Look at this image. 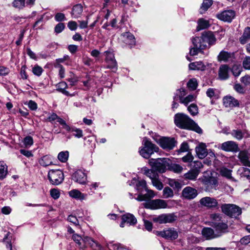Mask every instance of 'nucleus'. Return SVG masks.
<instances>
[{
  "mask_svg": "<svg viewBox=\"0 0 250 250\" xmlns=\"http://www.w3.org/2000/svg\"><path fill=\"white\" fill-rule=\"evenodd\" d=\"M48 177L50 183L54 185L60 184L64 179L63 173L62 171L59 169H52L49 171Z\"/></svg>",
  "mask_w": 250,
  "mask_h": 250,
  "instance_id": "423d86ee",
  "label": "nucleus"
},
{
  "mask_svg": "<svg viewBox=\"0 0 250 250\" xmlns=\"http://www.w3.org/2000/svg\"><path fill=\"white\" fill-rule=\"evenodd\" d=\"M65 27L64 24L62 22H60L57 24L55 27V31L57 33H60L62 31Z\"/></svg>",
  "mask_w": 250,
  "mask_h": 250,
  "instance_id": "774afa93",
  "label": "nucleus"
},
{
  "mask_svg": "<svg viewBox=\"0 0 250 250\" xmlns=\"http://www.w3.org/2000/svg\"><path fill=\"white\" fill-rule=\"evenodd\" d=\"M199 171L196 169H191L184 174V178L189 180H195L199 175Z\"/></svg>",
  "mask_w": 250,
  "mask_h": 250,
  "instance_id": "f704fd0d",
  "label": "nucleus"
},
{
  "mask_svg": "<svg viewBox=\"0 0 250 250\" xmlns=\"http://www.w3.org/2000/svg\"><path fill=\"white\" fill-rule=\"evenodd\" d=\"M234 58L233 53L225 51H222L219 54L217 59L219 62H228L232 60Z\"/></svg>",
  "mask_w": 250,
  "mask_h": 250,
  "instance_id": "bb28decb",
  "label": "nucleus"
},
{
  "mask_svg": "<svg viewBox=\"0 0 250 250\" xmlns=\"http://www.w3.org/2000/svg\"><path fill=\"white\" fill-rule=\"evenodd\" d=\"M105 54V61L107 63V68L112 69L113 71L117 70V62L115 59L114 54L111 51H106L104 52Z\"/></svg>",
  "mask_w": 250,
  "mask_h": 250,
  "instance_id": "9b49d317",
  "label": "nucleus"
},
{
  "mask_svg": "<svg viewBox=\"0 0 250 250\" xmlns=\"http://www.w3.org/2000/svg\"><path fill=\"white\" fill-rule=\"evenodd\" d=\"M195 151L197 155L200 159H204L208 155V151L206 144L203 143H200L198 146L195 147Z\"/></svg>",
  "mask_w": 250,
  "mask_h": 250,
  "instance_id": "5701e85b",
  "label": "nucleus"
},
{
  "mask_svg": "<svg viewBox=\"0 0 250 250\" xmlns=\"http://www.w3.org/2000/svg\"><path fill=\"white\" fill-rule=\"evenodd\" d=\"M72 238L73 240L79 245V246L81 245V241H82L85 244L89 245L91 248L95 250H100L101 249V245L95 241L91 238L88 237L87 236L82 237L80 235H79L77 234H74L72 236Z\"/></svg>",
  "mask_w": 250,
  "mask_h": 250,
  "instance_id": "20e7f679",
  "label": "nucleus"
},
{
  "mask_svg": "<svg viewBox=\"0 0 250 250\" xmlns=\"http://www.w3.org/2000/svg\"><path fill=\"white\" fill-rule=\"evenodd\" d=\"M57 90L61 92L62 94L66 96H72L74 95L70 94L68 91L65 90V89L67 87V84L65 82H61L58 83L56 85Z\"/></svg>",
  "mask_w": 250,
  "mask_h": 250,
  "instance_id": "2f4dec72",
  "label": "nucleus"
},
{
  "mask_svg": "<svg viewBox=\"0 0 250 250\" xmlns=\"http://www.w3.org/2000/svg\"><path fill=\"white\" fill-rule=\"evenodd\" d=\"M155 234L169 240H175L178 236V232L173 228L164 229L162 231H156Z\"/></svg>",
  "mask_w": 250,
  "mask_h": 250,
  "instance_id": "9d476101",
  "label": "nucleus"
},
{
  "mask_svg": "<svg viewBox=\"0 0 250 250\" xmlns=\"http://www.w3.org/2000/svg\"><path fill=\"white\" fill-rule=\"evenodd\" d=\"M196 98V97L193 95H189L184 99H181V103L187 105L190 102L193 101Z\"/></svg>",
  "mask_w": 250,
  "mask_h": 250,
  "instance_id": "3c124183",
  "label": "nucleus"
},
{
  "mask_svg": "<svg viewBox=\"0 0 250 250\" xmlns=\"http://www.w3.org/2000/svg\"><path fill=\"white\" fill-rule=\"evenodd\" d=\"M122 221L120 224V227L124 228L125 223L129 224V225H134L137 223V219L131 213H126L122 216Z\"/></svg>",
  "mask_w": 250,
  "mask_h": 250,
  "instance_id": "412c9836",
  "label": "nucleus"
},
{
  "mask_svg": "<svg viewBox=\"0 0 250 250\" xmlns=\"http://www.w3.org/2000/svg\"><path fill=\"white\" fill-rule=\"evenodd\" d=\"M167 183L169 186L174 189L179 190L182 188V184L176 179H169Z\"/></svg>",
  "mask_w": 250,
  "mask_h": 250,
  "instance_id": "ea45409f",
  "label": "nucleus"
},
{
  "mask_svg": "<svg viewBox=\"0 0 250 250\" xmlns=\"http://www.w3.org/2000/svg\"><path fill=\"white\" fill-rule=\"evenodd\" d=\"M188 111L191 115L194 116L198 114V109L195 104H191L188 108Z\"/></svg>",
  "mask_w": 250,
  "mask_h": 250,
  "instance_id": "603ef678",
  "label": "nucleus"
},
{
  "mask_svg": "<svg viewBox=\"0 0 250 250\" xmlns=\"http://www.w3.org/2000/svg\"><path fill=\"white\" fill-rule=\"evenodd\" d=\"M124 41L130 45L135 44V38L134 36L129 32L124 33L122 35Z\"/></svg>",
  "mask_w": 250,
  "mask_h": 250,
  "instance_id": "72a5a7b5",
  "label": "nucleus"
},
{
  "mask_svg": "<svg viewBox=\"0 0 250 250\" xmlns=\"http://www.w3.org/2000/svg\"><path fill=\"white\" fill-rule=\"evenodd\" d=\"M33 141L31 136H27L24 139L23 144L26 147H29L33 145Z\"/></svg>",
  "mask_w": 250,
  "mask_h": 250,
  "instance_id": "0e129e2a",
  "label": "nucleus"
},
{
  "mask_svg": "<svg viewBox=\"0 0 250 250\" xmlns=\"http://www.w3.org/2000/svg\"><path fill=\"white\" fill-rule=\"evenodd\" d=\"M167 169L175 173H181L183 169L182 167L179 165L176 164H170V162H169V166L167 167Z\"/></svg>",
  "mask_w": 250,
  "mask_h": 250,
  "instance_id": "79ce46f5",
  "label": "nucleus"
},
{
  "mask_svg": "<svg viewBox=\"0 0 250 250\" xmlns=\"http://www.w3.org/2000/svg\"><path fill=\"white\" fill-rule=\"evenodd\" d=\"M153 185L158 190H161L163 188L162 183L158 179V177H156L152 181Z\"/></svg>",
  "mask_w": 250,
  "mask_h": 250,
  "instance_id": "864d4df0",
  "label": "nucleus"
},
{
  "mask_svg": "<svg viewBox=\"0 0 250 250\" xmlns=\"http://www.w3.org/2000/svg\"><path fill=\"white\" fill-rule=\"evenodd\" d=\"M198 195L197 190L192 187H187L185 188L182 192V196L188 200H191L195 198Z\"/></svg>",
  "mask_w": 250,
  "mask_h": 250,
  "instance_id": "f3484780",
  "label": "nucleus"
},
{
  "mask_svg": "<svg viewBox=\"0 0 250 250\" xmlns=\"http://www.w3.org/2000/svg\"><path fill=\"white\" fill-rule=\"evenodd\" d=\"M143 205L145 208L151 209L165 208L167 207V202L162 199L150 200L143 203Z\"/></svg>",
  "mask_w": 250,
  "mask_h": 250,
  "instance_id": "6e6552de",
  "label": "nucleus"
},
{
  "mask_svg": "<svg viewBox=\"0 0 250 250\" xmlns=\"http://www.w3.org/2000/svg\"><path fill=\"white\" fill-rule=\"evenodd\" d=\"M169 159L167 158L151 159L149 160V164L152 168L160 173L165 172L169 166Z\"/></svg>",
  "mask_w": 250,
  "mask_h": 250,
  "instance_id": "f03ea898",
  "label": "nucleus"
},
{
  "mask_svg": "<svg viewBox=\"0 0 250 250\" xmlns=\"http://www.w3.org/2000/svg\"><path fill=\"white\" fill-rule=\"evenodd\" d=\"M212 227L215 229L216 233L219 235V237L228 232V225L224 220L217 223Z\"/></svg>",
  "mask_w": 250,
  "mask_h": 250,
  "instance_id": "4be33fe9",
  "label": "nucleus"
},
{
  "mask_svg": "<svg viewBox=\"0 0 250 250\" xmlns=\"http://www.w3.org/2000/svg\"><path fill=\"white\" fill-rule=\"evenodd\" d=\"M201 233L203 236L207 240H210L219 237V235L211 228L205 227L203 228Z\"/></svg>",
  "mask_w": 250,
  "mask_h": 250,
  "instance_id": "aec40b11",
  "label": "nucleus"
},
{
  "mask_svg": "<svg viewBox=\"0 0 250 250\" xmlns=\"http://www.w3.org/2000/svg\"><path fill=\"white\" fill-rule=\"evenodd\" d=\"M221 208L224 213L232 217H236L242 213L241 208L234 204H225Z\"/></svg>",
  "mask_w": 250,
  "mask_h": 250,
  "instance_id": "39448f33",
  "label": "nucleus"
},
{
  "mask_svg": "<svg viewBox=\"0 0 250 250\" xmlns=\"http://www.w3.org/2000/svg\"><path fill=\"white\" fill-rule=\"evenodd\" d=\"M250 39V27L245 28L242 36L240 38V41L242 44L246 43L248 40Z\"/></svg>",
  "mask_w": 250,
  "mask_h": 250,
  "instance_id": "e433bc0d",
  "label": "nucleus"
},
{
  "mask_svg": "<svg viewBox=\"0 0 250 250\" xmlns=\"http://www.w3.org/2000/svg\"><path fill=\"white\" fill-rule=\"evenodd\" d=\"M201 39L202 43H204L207 45V43L209 45L213 44L216 42V38L213 34L211 32H205L203 33Z\"/></svg>",
  "mask_w": 250,
  "mask_h": 250,
  "instance_id": "6ab92c4d",
  "label": "nucleus"
},
{
  "mask_svg": "<svg viewBox=\"0 0 250 250\" xmlns=\"http://www.w3.org/2000/svg\"><path fill=\"white\" fill-rule=\"evenodd\" d=\"M7 173L6 165L2 162H0V178H4Z\"/></svg>",
  "mask_w": 250,
  "mask_h": 250,
  "instance_id": "49530a36",
  "label": "nucleus"
},
{
  "mask_svg": "<svg viewBox=\"0 0 250 250\" xmlns=\"http://www.w3.org/2000/svg\"><path fill=\"white\" fill-rule=\"evenodd\" d=\"M50 193L51 196L55 200L58 199L60 196V190L57 188L51 189Z\"/></svg>",
  "mask_w": 250,
  "mask_h": 250,
  "instance_id": "13d9d810",
  "label": "nucleus"
},
{
  "mask_svg": "<svg viewBox=\"0 0 250 250\" xmlns=\"http://www.w3.org/2000/svg\"><path fill=\"white\" fill-rule=\"evenodd\" d=\"M231 136L238 140L242 139L244 136V133L240 129H233L230 132Z\"/></svg>",
  "mask_w": 250,
  "mask_h": 250,
  "instance_id": "a19ab883",
  "label": "nucleus"
},
{
  "mask_svg": "<svg viewBox=\"0 0 250 250\" xmlns=\"http://www.w3.org/2000/svg\"><path fill=\"white\" fill-rule=\"evenodd\" d=\"M70 131H71L72 132H75L74 133V135L77 138H79L82 137L83 136L82 130H81L79 128H74V127L71 128Z\"/></svg>",
  "mask_w": 250,
  "mask_h": 250,
  "instance_id": "bf43d9fd",
  "label": "nucleus"
},
{
  "mask_svg": "<svg viewBox=\"0 0 250 250\" xmlns=\"http://www.w3.org/2000/svg\"><path fill=\"white\" fill-rule=\"evenodd\" d=\"M220 148L221 149L227 152H236L239 151L238 144L232 141H228L222 143Z\"/></svg>",
  "mask_w": 250,
  "mask_h": 250,
  "instance_id": "2eb2a0df",
  "label": "nucleus"
},
{
  "mask_svg": "<svg viewBox=\"0 0 250 250\" xmlns=\"http://www.w3.org/2000/svg\"><path fill=\"white\" fill-rule=\"evenodd\" d=\"M69 152L67 151H62L58 155V159L62 163H65L68 160Z\"/></svg>",
  "mask_w": 250,
  "mask_h": 250,
  "instance_id": "de8ad7c7",
  "label": "nucleus"
},
{
  "mask_svg": "<svg viewBox=\"0 0 250 250\" xmlns=\"http://www.w3.org/2000/svg\"><path fill=\"white\" fill-rule=\"evenodd\" d=\"M174 123L179 128L192 130L198 133L202 132V129L187 115L184 113H177L174 117Z\"/></svg>",
  "mask_w": 250,
  "mask_h": 250,
  "instance_id": "f257e3e1",
  "label": "nucleus"
},
{
  "mask_svg": "<svg viewBox=\"0 0 250 250\" xmlns=\"http://www.w3.org/2000/svg\"><path fill=\"white\" fill-rule=\"evenodd\" d=\"M83 6L81 4H77L73 7L72 15L74 18H79L83 12Z\"/></svg>",
  "mask_w": 250,
  "mask_h": 250,
  "instance_id": "c9c22d12",
  "label": "nucleus"
},
{
  "mask_svg": "<svg viewBox=\"0 0 250 250\" xmlns=\"http://www.w3.org/2000/svg\"><path fill=\"white\" fill-rule=\"evenodd\" d=\"M68 193L70 197L76 199L82 200L85 199L86 197V195L77 189H73L70 191Z\"/></svg>",
  "mask_w": 250,
  "mask_h": 250,
  "instance_id": "473e14b6",
  "label": "nucleus"
},
{
  "mask_svg": "<svg viewBox=\"0 0 250 250\" xmlns=\"http://www.w3.org/2000/svg\"><path fill=\"white\" fill-rule=\"evenodd\" d=\"M135 184L137 190L140 192H142L143 189H145L147 188L145 180H142L137 182L136 180L134 179L129 184V185L131 186Z\"/></svg>",
  "mask_w": 250,
  "mask_h": 250,
  "instance_id": "7c9ffc66",
  "label": "nucleus"
},
{
  "mask_svg": "<svg viewBox=\"0 0 250 250\" xmlns=\"http://www.w3.org/2000/svg\"><path fill=\"white\" fill-rule=\"evenodd\" d=\"M143 144L144 146L140 148L139 153L144 158L148 159L152 154L159 151V147L146 138L144 139Z\"/></svg>",
  "mask_w": 250,
  "mask_h": 250,
  "instance_id": "7ed1b4c3",
  "label": "nucleus"
},
{
  "mask_svg": "<svg viewBox=\"0 0 250 250\" xmlns=\"http://www.w3.org/2000/svg\"><path fill=\"white\" fill-rule=\"evenodd\" d=\"M223 104L226 107H233L238 106V101L230 96H227L223 99Z\"/></svg>",
  "mask_w": 250,
  "mask_h": 250,
  "instance_id": "393cba45",
  "label": "nucleus"
},
{
  "mask_svg": "<svg viewBox=\"0 0 250 250\" xmlns=\"http://www.w3.org/2000/svg\"><path fill=\"white\" fill-rule=\"evenodd\" d=\"M241 69L240 66L234 65L232 68V72L234 76H238L241 73Z\"/></svg>",
  "mask_w": 250,
  "mask_h": 250,
  "instance_id": "680f3d73",
  "label": "nucleus"
},
{
  "mask_svg": "<svg viewBox=\"0 0 250 250\" xmlns=\"http://www.w3.org/2000/svg\"><path fill=\"white\" fill-rule=\"evenodd\" d=\"M206 187V190L209 191L210 189L215 188L217 182L212 176L206 172L202 177L199 179Z\"/></svg>",
  "mask_w": 250,
  "mask_h": 250,
  "instance_id": "0eeeda50",
  "label": "nucleus"
},
{
  "mask_svg": "<svg viewBox=\"0 0 250 250\" xmlns=\"http://www.w3.org/2000/svg\"><path fill=\"white\" fill-rule=\"evenodd\" d=\"M188 67L192 70L203 71L205 69L206 66L202 62H196L189 63Z\"/></svg>",
  "mask_w": 250,
  "mask_h": 250,
  "instance_id": "c756f323",
  "label": "nucleus"
},
{
  "mask_svg": "<svg viewBox=\"0 0 250 250\" xmlns=\"http://www.w3.org/2000/svg\"><path fill=\"white\" fill-rule=\"evenodd\" d=\"M40 164L43 167H47L52 164L51 158L47 155L44 156L39 161Z\"/></svg>",
  "mask_w": 250,
  "mask_h": 250,
  "instance_id": "37998d69",
  "label": "nucleus"
},
{
  "mask_svg": "<svg viewBox=\"0 0 250 250\" xmlns=\"http://www.w3.org/2000/svg\"><path fill=\"white\" fill-rule=\"evenodd\" d=\"M158 143L163 148L170 150L175 146L176 142L173 138L162 137L159 139Z\"/></svg>",
  "mask_w": 250,
  "mask_h": 250,
  "instance_id": "f8f14e48",
  "label": "nucleus"
},
{
  "mask_svg": "<svg viewBox=\"0 0 250 250\" xmlns=\"http://www.w3.org/2000/svg\"><path fill=\"white\" fill-rule=\"evenodd\" d=\"M235 17V12L232 10H225L216 15V17L224 21L230 22Z\"/></svg>",
  "mask_w": 250,
  "mask_h": 250,
  "instance_id": "4468645a",
  "label": "nucleus"
},
{
  "mask_svg": "<svg viewBox=\"0 0 250 250\" xmlns=\"http://www.w3.org/2000/svg\"><path fill=\"white\" fill-rule=\"evenodd\" d=\"M238 157L244 166L250 167V152L245 150L241 151Z\"/></svg>",
  "mask_w": 250,
  "mask_h": 250,
  "instance_id": "b1692460",
  "label": "nucleus"
},
{
  "mask_svg": "<svg viewBox=\"0 0 250 250\" xmlns=\"http://www.w3.org/2000/svg\"><path fill=\"white\" fill-rule=\"evenodd\" d=\"M229 67L227 64L221 65L219 71L218 76L220 79L225 80L229 78Z\"/></svg>",
  "mask_w": 250,
  "mask_h": 250,
  "instance_id": "a878e982",
  "label": "nucleus"
},
{
  "mask_svg": "<svg viewBox=\"0 0 250 250\" xmlns=\"http://www.w3.org/2000/svg\"><path fill=\"white\" fill-rule=\"evenodd\" d=\"M163 196L165 198H170L173 196V192L169 187H166L163 191Z\"/></svg>",
  "mask_w": 250,
  "mask_h": 250,
  "instance_id": "8fccbe9b",
  "label": "nucleus"
},
{
  "mask_svg": "<svg viewBox=\"0 0 250 250\" xmlns=\"http://www.w3.org/2000/svg\"><path fill=\"white\" fill-rule=\"evenodd\" d=\"M209 225L211 227L223 221L222 215L219 213H212L209 215Z\"/></svg>",
  "mask_w": 250,
  "mask_h": 250,
  "instance_id": "c85d7f7f",
  "label": "nucleus"
},
{
  "mask_svg": "<svg viewBox=\"0 0 250 250\" xmlns=\"http://www.w3.org/2000/svg\"><path fill=\"white\" fill-rule=\"evenodd\" d=\"M212 1L211 0H204L201 7V10L204 12L208 9V8L212 5Z\"/></svg>",
  "mask_w": 250,
  "mask_h": 250,
  "instance_id": "5fc2aeb1",
  "label": "nucleus"
},
{
  "mask_svg": "<svg viewBox=\"0 0 250 250\" xmlns=\"http://www.w3.org/2000/svg\"><path fill=\"white\" fill-rule=\"evenodd\" d=\"M220 172L222 176L225 177L228 179H231L232 178L231 170L225 167L221 168Z\"/></svg>",
  "mask_w": 250,
  "mask_h": 250,
  "instance_id": "09e8293b",
  "label": "nucleus"
},
{
  "mask_svg": "<svg viewBox=\"0 0 250 250\" xmlns=\"http://www.w3.org/2000/svg\"><path fill=\"white\" fill-rule=\"evenodd\" d=\"M193 169H196L200 173V169L203 167V165L200 161H195L193 162Z\"/></svg>",
  "mask_w": 250,
  "mask_h": 250,
  "instance_id": "69168bd1",
  "label": "nucleus"
},
{
  "mask_svg": "<svg viewBox=\"0 0 250 250\" xmlns=\"http://www.w3.org/2000/svg\"><path fill=\"white\" fill-rule=\"evenodd\" d=\"M193 47L191 48L189 51L190 56L197 55L199 53L202 52V50L207 47V45L202 43L199 37L193 38L192 40Z\"/></svg>",
  "mask_w": 250,
  "mask_h": 250,
  "instance_id": "1a4fd4ad",
  "label": "nucleus"
},
{
  "mask_svg": "<svg viewBox=\"0 0 250 250\" xmlns=\"http://www.w3.org/2000/svg\"><path fill=\"white\" fill-rule=\"evenodd\" d=\"M177 219V216L173 213L163 214L154 218V221L160 224L170 223Z\"/></svg>",
  "mask_w": 250,
  "mask_h": 250,
  "instance_id": "ddd939ff",
  "label": "nucleus"
},
{
  "mask_svg": "<svg viewBox=\"0 0 250 250\" xmlns=\"http://www.w3.org/2000/svg\"><path fill=\"white\" fill-rule=\"evenodd\" d=\"M147 193L145 194H139L136 198L138 201H143L149 200L151 198L155 196L154 191L152 190L148 189L147 188L145 189Z\"/></svg>",
  "mask_w": 250,
  "mask_h": 250,
  "instance_id": "cd10ccee",
  "label": "nucleus"
},
{
  "mask_svg": "<svg viewBox=\"0 0 250 250\" xmlns=\"http://www.w3.org/2000/svg\"><path fill=\"white\" fill-rule=\"evenodd\" d=\"M42 68L39 65H35L32 69V72L34 74L38 76H41L42 73Z\"/></svg>",
  "mask_w": 250,
  "mask_h": 250,
  "instance_id": "052dcab7",
  "label": "nucleus"
},
{
  "mask_svg": "<svg viewBox=\"0 0 250 250\" xmlns=\"http://www.w3.org/2000/svg\"><path fill=\"white\" fill-rule=\"evenodd\" d=\"M239 172L241 177L246 178L247 179H250V169L245 167H241L239 169Z\"/></svg>",
  "mask_w": 250,
  "mask_h": 250,
  "instance_id": "a18cd8bd",
  "label": "nucleus"
},
{
  "mask_svg": "<svg viewBox=\"0 0 250 250\" xmlns=\"http://www.w3.org/2000/svg\"><path fill=\"white\" fill-rule=\"evenodd\" d=\"M144 174L148 177L151 181L156 177H158V175L154 171L155 170L149 169L146 167L143 168Z\"/></svg>",
  "mask_w": 250,
  "mask_h": 250,
  "instance_id": "58836bf2",
  "label": "nucleus"
},
{
  "mask_svg": "<svg viewBox=\"0 0 250 250\" xmlns=\"http://www.w3.org/2000/svg\"><path fill=\"white\" fill-rule=\"evenodd\" d=\"M199 203L202 206L208 208H214L218 206L217 200L215 198L210 197H205L201 198Z\"/></svg>",
  "mask_w": 250,
  "mask_h": 250,
  "instance_id": "dca6fc26",
  "label": "nucleus"
},
{
  "mask_svg": "<svg viewBox=\"0 0 250 250\" xmlns=\"http://www.w3.org/2000/svg\"><path fill=\"white\" fill-rule=\"evenodd\" d=\"M57 121L63 126V128L68 131H70L71 127L66 124L65 121L58 117Z\"/></svg>",
  "mask_w": 250,
  "mask_h": 250,
  "instance_id": "e2e57ef3",
  "label": "nucleus"
},
{
  "mask_svg": "<svg viewBox=\"0 0 250 250\" xmlns=\"http://www.w3.org/2000/svg\"><path fill=\"white\" fill-rule=\"evenodd\" d=\"M187 85L191 90H195L198 85L197 82L195 79H191L188 83Z\"/></svg>",
  "mask_w": 250,
  "mask_h": 250,
  "instance_id": "6e6d98bb",
  "label": "nucleus"
},
{
  "mask_svg": "<svg viewBox=\"0 0 250 250\" xmlns=\"http://www.w3.org/2000/svg\"><path fill=\"white\" fill-rule=\"evenodd\" d=\"M243 65L246 69H250V57H246L243 61Z\"/></svg>",
  "mask_w": 250,
  "mask_h": 250,
  "instance_id": "338daca9",
  "label": "nucleus"
},
{
  "mask_svg": "<svg viewBox=\"0 0 250 250\" xmlns=\"http://www.w3.org/2000/svg\"><path fill=\"white\" fill-rule=\"evenodd\" d=\"M209 23L208 21L205 20L203 19H200L198 21L197 30L199 31L208 28L209 26Z\"/></svg>",
  "mask_w": 250,
  "mask_h": 250,
  "instance_id": "4c0bfd02",
  "label": "nucleus"
},
{
  "mask_svg": "<svg viewBox=\"0 0 250 250\" xmlns=\"http://www.w3.org/2000/svg\"><path fill=\"white\" fill-rule=\"evenodd\" d=\"M71 178L75 182L80 184H85L87 180L86 174L82 170H78L75 171L71 176Z\"/></svg>",
  "mask_w": 250,
  "mask_h": 250,
  "instance_id": "a211bd4d",
  "label": "nucleus"
},
{
  "mask_svg": "<svg viewBox=\"0 0 250 250\" xmlns=\"http://www.w3.org/2000/svg\"><path fill=\"white\" fill-rule=\"evenodd\" d=\"M113 250H129V249L120 243L113 244L111 245Z\"/></svg>",
  "mask_w": 250,
  "mask_h": 250,
  "instance_id": "4d7b16f0",
  "label": "nucleus"
},
{
  "mask_svg": "<svg viewBox=\"0 0 250 250\" xmlns=\"http://www.w3.org/2000/svg\"><path fill=\"white\" fill-rule=\"evenodd\" d=\"M25 5V0H14L12 2L13 6L19 9H23Z\"/></svg>",
  "mask_w": 250,
  "mask_h": 250,
  "instance_id": "c03bdc74",
  "label": "nucleus"
}]
</instances>
